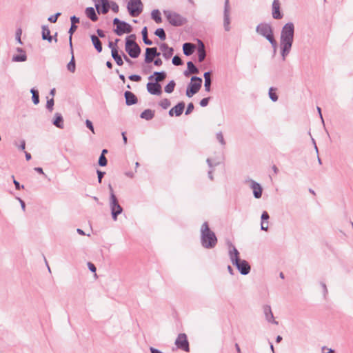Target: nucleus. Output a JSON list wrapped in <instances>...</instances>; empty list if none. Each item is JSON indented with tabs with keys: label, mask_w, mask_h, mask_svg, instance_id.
Masks as SVG:
<instances>
[{
	"label": "nucleus",
	"mask_w": 353,
	"mask_h": 353,
	"mask_svg": "<svg viewBox=\"0 0 353 353\" xmlns=\"http://www.w3.org/2000/svg\"><path fill=\"white\" fill-rule=\"evenodd\" d=\"M294 25L292 22L287 23L282 28L280 37L281 54L283 61L290 52L294 41Z\"/></svg>",
	"instance_id": "obj_1"
},
{
	"label": "nucleus",
	"mask_w": 353,
	"mask_h": 353,
	"mask_svg": "<svg viewBox=\"0 0 353 353\" xmlns=\"http://www.w3.org/2000/svg\"><path fill=\"white\" fill-rule=\"evenodd\" d=\"M228 254L232 263L236 267L241 274L247 275L249 274L250 265L245 260L239 259V252L234 245H230Z\"/></svg>",
	"instance_id": "obj_2"
},
{
	"label": "nucleus",
	"mask_w": 353,
	"mask_h": 353,
	"mask_svg": "<svg viewBox=\"0 0 353 353\" xmlns=\"http://www.w3.org/2000/svg\"><path fill=\"white\" fill-rule=\"evenodd\" d=\"M201 241L203 247L207 249L214 248L217 243L216 235L209 228L207 222L203 223L201 228Z\"/></svg>",
	"instance_id": "obj_3"
},
{
	"label": "nucleus",
	"mask_w": 353,
	"mask_h": 353,
	"mask_svg": "<svg viewBox=\"0 0 353 353\" xmlns=\"http://www.w3.org/2000/svg\"><path fill=\"white\" fill-rule=\"evenodd\" d=\"M256 31L260 35L265 37L267 40L272 44L274 50L277 48V43L274 38L273 32L270 25L268 23H260L256 26Z\"/></svg>",
	"instance_id": "obj_4"
},
{
	"label": "nucleus",
	"mask_w": 353,
	"mask_h": 353,
	"mask_svg": "<svg viewBox=\"0 0 353 353\" xmlns=\"http://www.w3.org/2000/svg\"><path fill=\"white\" fill-rule=\"evenodd\" d=\"M110 188V208L111 210L112 216L114 221L117 220V216L123 212V208L119 203L118 199L115 196L111 185H109Z\"/></svg>",
	"instance_id": "obj_5"
},
{
	"label": "nucleus",
	"mask_w": 353,
	"mask_h": 353,
	"mask_svg": "<svg viewBox=\"0 0 353 353\" xmlns=\"http://www.w3.org/2000/svg\"><path fill=\"white\" fill-rule=\"evenodd\" d=\"M135 36L131 34L126 38L125 41V51L128 53L129 56L132 58H137L141 53V48L138 44L134 41Z\"/></svg>",
	"instance_id": "obj_6"
},
{
	"label": "nucleus",
	"mask_w": 353,
	"mask_h": 353,
	"mask_svg": "<svg viewBox=\"0 0 353 353\" xmlns=\"http://www.w3.org/2000/svg\"><path fill=\"white\" fill-rule=\"evenodd\" d=\"M163 14L169 23L174 26H180L186 22L184 17L175 12L164 10Z\"/></svg>",
	"instance_id": "obj_7"
},
{
	"label": "nucleus",
	"mask_w": 353,
	"mask_h": 353,
	"mask_svg": "<svg viewBox=\"0 0 353 353\" xmlns=\"http://www.w3.org/2000/svg\"><path fill=\"white\" fill-rule=\"evenodd\" d=\"M202 84V79L197 77H192L191 78V83L189 84L187 90L186 95L188 97H192L194 94L197 93L201 89Z\"/></svg>",
	"instance_id": "obj_8"
},
{
	"label": "nucleus",
	"mask_w": 353,
	"mask_h": 353,
	"mask_svg": "<svg viewBox=\"0 0 353 353\" xmlns=\"http://www.w3.org/2000/svg\"><path fill=\"white\" fill-rule=\"evenodd\" d=\"M128 10L132 17H137L143 10L141 0H130L128 3Z\"/></svg>",
	"instance_id": "obj_9"
},
{
	"label": "nucleus",
	"mask_w": 353,
	"mask_h": 353,
	"mask_svg": "<svg viewBox=\"0 0 353 353\" xmlns=\"http://www.w3.org/2000/svg\"><path fill=\"white\" fill-rule=\"evenodd\" d=\"M245 183L248 184L250 188L252 190L253 195L256 199H260L262 196L263 188L261 185L256 182L255 181L248 179L245 181Z\"/></svg>",
	"instance_id": "obj_10"
},
{
	"label": "nucleus",
	"mask_w": 353,
	"mask_h": 353,
	"mask_svg": "<svg viewBox=\"0 0 353 353\" xmlns=\"http://www.w3.org/2000/svg\"><path fill=\"white\" fill-rule=\"evenodd\" d=\"M94 3L95 8L99 14L100 12L103 14H106L110 8V3L108 0H92Z\"/></svg>",
	"instance_id": "obj_11"
},
{
	"label": "nucleus",
	"mask_w": 353,
	"mask_h": 353,
	"mask_svg": "<svg viewBox=\"0 0 353 353\" xmlns=\"http://www.w3.org/2000/svg\"><path fill=\"white\" fill-rule=\"evenodd\" d=\"M176 347L185 352L189 351V343L185 334H179L175 341Z\"/></svg>",
	"instance_id": "obj_12"
},
{
	"label": "nucleus",
	"mask_w": 353,
	"mask_h": 353,
	"mask_svg": "<svg viewBox=\"0 0 353 353\" xmlns=\"http://www.w3.org/2000/svg\"><path fill=\"white\" fill-rule=\"evenodd\" d=\"M230 5L229 0H225L224 6V19L223 26L225 31L228 32L230 30Z\"/></svg>",
	"instance_id": "obj_13"
},
{
	"label": "nucleus",
	"mask_w": 353,
	"mask_h": 353,
	"mask_svg": "<svg viewBox=\"0 0 353 353\" xmlns=\"http://www.w3.org/2000/svg\"><path fill=\"white\" fill-rule=\"evenodd\" d=\"M131 31V26L125 21H122L114 30V32L119 36H121L124 33H130Z\"/></svg>",
	"instance_id": "obj_14"
},
{
	"label": "nucleus",
	"mask_w": 353,
	"mask_h": 353,
	"mask_svg": "<svg viewBox=\"0 0 353 353\" xmlns=\"http://www.w3.org/2000/svg\"><path fill=\"white\" fill-rule=\"evenodd\" d=\"M147 90L149 93L154 95H161L162 93L161 85L156 82H149L147 83Z\"/></svg>",
	"instance_id": "obj_15"
},
{
	"label": "nucleus",
	"mask_w": 353,
	"mask_h": 353,
	"mask_svg": "<svg viewBox=\"0 0 353 353\" xmlns=\"http://www.w3.org/2000/svg\"><path fill=\"white\" fill-rule=\"evenodd\" d=\"M159 55L160 53L157 52V48H148L145 50V61L147 63H151L155 57Z\"/></svg>",
	"instance_id": "obj_16"
},
{
	"label": "nucleus",
	"mask_w": 353,
	"mask_h": 353,
	"mask_svg": "<svg viewBox=\"0 0 353 353\" xmlns=\"http://www.w3.org/2000/svg\"><path fill=\"white\" fill-rule=\"evenodd\" d=\"M17 51L19 54L13 55L12 58V61L13 62H24L27 60V55L26 52L21 48H17Z\"/></svg>",
	"instance_id": "obj_17"
},
{
	"label": "nucleus",
	"mask_w": 353,
	"mask_h": 353,
	"mask_svg": "<svg viewBox=\"0 0 353 353\" xmlns=\"http://www.w3.org/2000/svg\"><path fill=\"white\" fill-rule=\"evenodd\" d=\"M272 17L274 19H281L283 15L280 12V2L279 0H274L272 2Z\"/></svg>",
	"instance_id": "obj_18"
},
{
	"label": "nucleus",
	"mask_w": 353,
	"mask_h": 353,
	"mask_svg": "<svg viewBox=\"0 0 353 353\" xmlns=\"http://www.w3.org/2000/svg\"><path fill=\"white\" fill-rule=\"evenodd\" d=\"M263 312L265 319L268 322L272 323L275 325H278V322L275 321L274 319V315L270 305H265L263 307Z\"/></svg>",
	"instance_id": "obj_19"
},
{
	"label": "nucleus",
	"mask_w": 353,
	"mask_h": 353,
	"mask_svg": "<svg viewBox=\"0 0 353 353\" xmlns=\"http://www.w3.org/2000/svg\"><path fill=\"white\" fill-rule=\"evenodd\" d=\"M160 50L162 51L163 56L167 59H170L174 52V49L169 47L166 43L161 44Z\"/></svg>",
	"instance_id": "obj_20"
},
{
	"label": "nucleus",
	"mask_w": 353,
	"mask_h": 353,
	"mask_svg": "<svg viewBox=\"0 0 353 353\" xmlns=\"http://www.w3.org/2000/svg\"><path fill=\"white\" fill-rule=\"evenodd\" d=\"M198 59L199 62H202L206 56L205 46L201 40H198Z\"/></svg>",
	"instance_id": "obj_21"
},
{
	"label": "nucleus",
	"mask_w": 353,
	"mask_h": 353,
	"mask_svg": "<svg viewBox=\"0 0 353 353\" xmlns=\"http://www.w3.org/2000/svg\"><path fill=\"white\" fill-rule=\"evenodd\" d=\"M125 98L126 104L128 105H131L135 104L137 102V99L136 96L132 92H131L130 91H126L125 92Z\"/></svg>",
	"instance_id": "obj_22"
},
{
	"label": "nucleus",
	"mask_w": 353,
	"mask_h": 353,
	"mask_svg": "<svg viewBox=\"0 0 353 353\" xmlns=\"http://www.w3.org/2000/svg\"><path fill=\"white\" fill-rule=\"evenodd\" d=\"M52 123L56 127H57L60 129L63 128V119L62 115L60 113H59V112L55 113L54 119Z\"/></svg>",
	"instance_id": "obj_23"
},
{
	"label": "nucleus",
	"mask_w": 353,
	"mask_h": 353,
	"mask_svg": "<svg viewBox=\"0 0 353 353\" xmlns=\"http://www.w3.org/2000/svg\"><path fill=\"white\" fill-rule=\"evenodd\" d=\"M195 46L191 43H185L183 46V53L186 56L191 55L194 50Z\"/></svg>",
	"instance_id": "obj_24"
},
{
	"label": "nucleus",
	"mask_w": 353,
	"mask_h": 353,
	"mask_svg": "<svg viewBox=\"0 0 353 353\" xmlns=\"http://www.w3.org/2000/svg\"><path fill=\"white\" fill-rule=\"evenodd\" d=\"M154 76H156V77H155L156 83H159V82H161L165 79L166 74L165 72H155L154 73V75L150 76L148 79L150 80H152V79H153Z\"/></svg>",
	"instance_id": "obj_25"
},
{
	"label": "nucleus",
	"mask_w": 353,
	"mask_h": 353,
	"mask_svg": "<svg viewBox=\"0 0 353 353\" xmlns=\"http://www.w3.org/2000/svg\"><path fill=\"white\" fill-rule=\"evenodd\" d=\"M204 79H205V83L204 87L205 90L207 92L210 91V86H211V73L210 72H205L203 74Z\"/></svg>",
	"instance_id": "obj_26"
},
{
	"label": "nucleus",
	"mask_w": 353,
	"mask_h": 353,
	"mask_svg": "<svg viewBox=\"0 0 353 353\" xmlns=\"http://www.w3.org/2000/svg\"><path fill=\"white\" fill-rule=\"evenodd\" d=\"M85 14L92 21H96L98 19V17L92 7H89L85 9Z\"/></svg>",
	"instance_id": "obj_27"
},
{
	"label": "nucleus",
	"mask_w": 353,
	"mask_h": 353,
	"mask_svg": "<svg viewBox=\"0 0 353 353\" xmlns=\"http://www.w3.org/2000/svg\"><path fill=\"white\" fill-rule=\"evenodd\" d=\"M91 40L92 44L94 45L95 49L97 52H101L102 51V45L101 41L99 39L98 37L95 35L91 36Z\"/></svg>",
	"instance_id": "obj_28"
},
{
	"label": "nucleus",
	"mask_w": 353,
	"mask_h": 353,
	"mask_svg": "<svg viewBox=\"0 0 353 353\" xmlns=\"http://www.w3.org/2000/svg\"><path fill=\"white\" fill-rule=\"evenodd\" d=\"M154 116V111L150 109L145 110L141 114V118L145 119L147 121L151 120Z\"/></svg>",
	"instance_id": "obj_29"
},
{
	"label": "nucleus",
	"mask_w": 353,
	"mask_h": 353,
	"mask_svg": "<svg viewBox=\"0 0 353 353\" xmlns=\"http://www.w3.org/2000/svg\"><path fill=\"white\" fill-rule=\"evenodd\" d=\"M42 38L44 40H48L49 42H51L53 39V37L50 36L49 28L46 26H42Z\"/></svg>",
	"instance_id": "obj_30"
},
{
	"label": "nucleus",
	"mask_w": 353,
	"mask_h": 353,
	"mask_svg": "<svg viewBox=\"0 0 353 353\" xmlns=\"http://www.w3.org/2000/svg\"><path fill=\"white\" fill-rule=\"evenodd\" d=\"M187 67H188V71H185L184 74L185 76H188L189 73H192V74H198L199 73L198 68L196 67H195V65H194V63L192 61H189L187 63Z\"/></svg>",
	"instance_id": "obj_31"
},
{
	"label": "nucleus",
	"mask_w": 353,
	"mask_h": 353,
	"mask_svg": "<svg viewBox=\"0 0 353 353\" xmlns=\"http://www.w3.org/2000/svg\"><path fill=\"white\" fill-rule=\"evenodd\" d=\"M185 108V103L183 102H180L177 105H176L173 110H174V114L176 117H179L183 113V111Z\"/></svg>",
	"instance_id": "obj_32"
},
{
	"label": "nucleus",
	"mask_w": 353,
	"mask_h": 353,
	"mask_svg": "<svg viewBox=\"0 0 353 353\" xmlns=\"http://www.w3.org/2000/svg\"><path fill=\"white\" fill-rule=\"evenodd\" d=\"M71 52H72V58H71L70 61L67 65V68L70 72L73 73L75 71L76 65H75V61H74V58L73 52H72V48H71Z\"/></svg>",
	"instance_id": "obj_33"
},
{
	"label": "nucleus",
	"mask_w": 353,
	"mask_h": 353,
	"mask_svg": "<svg viewBox=\"0 0 353 353\" xmlns=\"http://www.w3.org/2000/svg\"><path fill=\"white\" fill-rule=\"evenodd\" d=\"M152 18L157 23H159L162 21L160 12L158 10H152Z\"/></svg>",
	"instance_id": "obj_34"
},
{
	"label": "nucleus",
	"mask_w": 353,
	"mask_h": 353,
	"mask_svg": "<svg viewBox=\"0 0 353 353\" xmlns=\"http://www.w3.org/2000/svg\"><path fill=\"white\" fill-rule=\"evenodd\" d=\"M143 41L146 45H152V42L151 40L148 39V31L147 28L144 27L142 30Z\"/></svg>",
	"instance_id": "obj_35"
},
{
	"label": "nucleus",
	"mask_w": 353,
	"mask_h": 353,
	"mask_svg": "<svg viewBox=\"0 0 353 353\" xmlns=\"http://www.w3.org/2000/svg\"><path fill=\"white\" fill-rule=\"evenodd\" d=\"M175 82L174 81H170L165 87L164 90L165 92L167 93H172L174 91V87H175Z\"/></svg>",
	"instance_id": "obj_36"
},
{
	"label": "nucleus",
	"mask_w": 353,
	"mask_h": 353,
	"mask_svg": "<svg viewBox=\"0 0 353 353\" xmlns=\"http://www.w3.org/2000/svg\"><path fill=\"white\" fill-rule=\"evenodd\" d=\"M30 92L32 94V101L34 104L37 105L39 102V92L37 90H34V88L31 89Z\"/></svg>",
	"instance_id": "obj_37"
},
{
	"label": "nucleus",
	"mask_w": 353,
	"mask_h": 353,
	"mask_svg": "<svg viewBox=\"0 0 353 353\" xmlns=\"http://www.w3.org/2000/svg\"><path fill=\"white\" fill-rule=\"evenodd\" d=\"M154 34L159 37L161 40H165L166 35L163 28H158L156 30Z\"/></svg>",
	"instance_id": "obj_38"
},
{
	"label": "nucleus",
	"mask_w": 353,
	"mask_h": 353,
	"mask_svg": "<svg viewBox=\"0 0 353 353\" xmlns=\"http://www.w3.org/2000/svg\"><path fill=\"white\" fill-rule=\"evenodd\" d=\"M269 97L270 99L275 102L278 100V96L275 92V89L273 88H270L269 90Z\"/></svg>",
	"instance_id": "obj_39"
},
{
	"label": "nucleus",
	"mask_w": 353,
	"mask_h": 353,
	"mask_svg": "<svg viewBox=\"0 0 353 353\" xmlns=\"http://www.w3.org/2000/svg\"><path fill=\"white\" fill-rule=\"evenodd\" d=\"M77 28V26L76 25H72L71 24V27H70V30L68 31V32L70 34L69 44H70V46L71 48H72V35L76 31Z\"/></svg>",
	"instance_id": "obj_40"
},
{
	"label": "nucleus",
	"mask_w": 353,
	"mask_h": 353,
	"mask_svg": "<svg viewBox=\"0 0 353 353\" xmlns=\"http://www.w3.org/2000/svg\"><path fill=\"white\" fill-rule=\"evenodd\" d=\"M216 139L219 141V142L222 145H225V141L224 140L223 135L221 132H217L216 134Z\"/></svg>",
	"instance_id": "obj_41"
},
{
	"label": "nucleus",
	"mask_w": 353,
	"mask_h": 353,
	"mask_svg": "<svg viewBox=\"0 0 353 353\" xmlns=\"http://www.w3.org/2000/svg\"><path fill=\"white\" fill-rule=\"evenodd\" d=\"M160 105L163 109H167L170 105V101L168 99H164L161 101Z\"/></svg>",
	"instance_id": "obj_42"
},
{
	"label": "nucleus",
	"mask_w": 353,
	"mask_h": 353,
	"mask_svg": "<svg viewBox=\"0 0 353 353\" xmlns=\"http://www.w3.org/2000/svg\"><path fill=\"white\" fill-rule=\"evenodd\" d=\"M172 63L174 65H182L183 62L179 57L174 56L172 59Z\"/></svg>",
	"instance_id": "obj_43"
},
{
	"label": "nucleus",
	"mask_w": 353,
	"mask_h": 353,
	"mask_svg": "<svg viewBox=\"0 0 353 353\" xmlns=\"http://www.w3.org/2000/svg\"><path fill=\"white\" fill-rule=\"evenodd\" d=\"M99 164L100 166H105L107 165V159L103 155H101L99 159Z\"/></svg>",
	"instance_id": "obj_44"
},
{
	"label": "nucleus",
	"mask_w": 353,
	"mask_h": 353,
	"mask_svg": "<svg viewBox=\"0 0 353 353\" xmlns=\"http://www.w3.org/2000/svg\"><path fill=\"white\" fill-rule=\"evenodd\" d=\"M53 105H54V99L52 98L51 99H49L47 101L46 103V108L48 109L50 112L53 110Z\"/></svg>",
	"instance_id": "obj_45"
},
{
	"label": "nucleus",
	"mask_w": 353,
	"mask_h": 353,
	"mask_svg": "<svg viewBox=\"0 0 353 353\" xmlns=\"http://www.w3.org/2000/svg\"><path fill=\"white\" fill-rule=\"evenodd\" d=\"M61 15L60 12L56 13L54 15H52L48 18V21L52 23H56L58 17Z\"/></svg>",
	"instance_id": "obj_46"
},
{
	"label": "nucleus",
	"mask_w": 353,
	"mask_h": 353,
	"mask_svg": "<svg viewBox=\"0 0 353 353\" xmlns=\"http://www.w3.org/2000/svg\"><path fill=\"white\" fill-rule=\"evenodd\" d=\"M110 9H112V10L117 13L119 12V6L115 3V2H110Z\"/></svg>",
	"instance_id": "obj_47"
},
{
	"label": "nucleus",
	"mask_w": 353,
	"mask_h": 353,
	"mask_svg": "<svg viewBox=\"0 0 353 353\" xmlns=\"http://www.w3.org/2000/svg\"><path fill=\"white\" fill-rule=\"evenodd\" d=\"M269 222L267 221H262L261 223V229L267 231L268 230Z\"/></svg>",
	"instance_id": "obj_48"
},
{
	"label": "nucleus",
	"mask_w": 353,
	"mask_h": 353,
	"mask_svg": "<svg viewBox=\"0 0 353 353\" xmlns=\"http://www.w3.org/2000/svg\"><path fill=\"white\" fill-rule=\"evenodd\" d=\"M129 79L131 80V81H140L141 79V77L139 76V75H137V74H132L129 77Z\"/></svg>",
	"instance_id": "obj_49"
},
{
	"label": "nucleus",
	"mask_w": 353,
	"mask_h": 353,
	"mask_svg": "<svg viewBox=\"0 0 353 353\" xmlns=\"http://www.w3.org/2000/svg\"><path fill=\"white\" fill-rule=\"evenodd\" d=\"M194 110V105L192 103H190L188 105V107H187V109H186V111H185V114L188 115L189 114H190L192 110Z\"/></svg>",
	"instance_id": "obj_50"
},
{
	"label": "nucleus",
	"mask_w": 353,
	"mask_h": 353,
	"mask_svg": "<svg viewBox=\"0 0 353 353\" xmlns=\"http://www.w3.org/2000/svg\"><path fill=\"white\" fill-rule=\"evenodd\" d=\"M209 100H210V98L209 97H207V98H203L202 100H201L200 101V105L202 106V107H205L208 105V102H209Z\"/></svg>",
	"instance_id": "obj_51"
},
{
	"label": "nucleus",
	"mask_w": 353,
	"mask_h": 353,
	"mask_svg": "<svg viewBox=\"0 0 353 353\" xmlns=\"http://www.w3.org/2000/svg\"><path fill=\"white\" fill-rule=\"evenodd\" d=\"M85 124H86L87 128H89L92 132V133H94L92 123L90 120L87 119L85 121Z\"/></svg>",
	"instance_id": "obj_52"
},
{
	"label": "nucleus",
	"mask_w": 353,
	"mask_h": 353,
	"mask_svg": "<svg viewBox=\"0 0 353 353\" xmlns=\"http://www.w3.org/2000/svg\"><path fill=\"white\" fill-rule=\"evenodd\" d=\"M111 54H112V58L114 59L117 57H119V54L118 53V50L117 48H112V50H111Z\"/></svg>",
	"instance_id": "obj_53"
},
{
	"label": "nucleus",
	"mask_w": 353,
	"mask_h": 353,
	"mask_svg": "<svg viewBox=\"0 0 353 353\" xmlns=\"http://www.w3.org/2000/svg\"><path fill=\"white\" fill-rule=\"evenodd\" d=\"M15 145L19 148V149L21 150H24L26 148V141L24 140L21 141V143L19 145L17 144V142H15Z\"/></svg>",
	"instance_id": "obj_54"
},
{
	"label": "nucleus",
	"mask_w": 353,
	"mask_h": 353,
	"mask_svg": "<svg viewBox=\"0 0 353 353\" xmlns=\"http://www.w3.org/2000/svg\"><path fill=\"white\" fill-rule=\"evenodd\" d=\"M269 214L266 211H264L261 214V219L262 221H267L269 219Z\"/></svg>",
	"instance_id": "obj_55"
},
{
	"label": "nucleus",
	"mask_w": 353,
	"mask_h": 353,
	"mask_svg": "<svg viewBox=\"0 0 353 353\" xmlns=\"http://www.w3.org/2000/svg\"><path fill=\"white\" fill-rule=\"evenodd\" d=\"M21 30H18L17 31V33H16V39H17V41L20 44H22V42H21Z\"/></svg>",
	"instance_id": "obj_56"
},
{
	"label": "nucleus",
	"mask_w": 353,
	"mask_h": 353,
	"mask_svg": "<svg viewBox=\"0 0 353 353\" xmlns=\"http://www.w3.org/2000/svg\"><path fill=\"white\" fill-rule=\"evenodd\" d=\"M114 61H116V63H117V65H122L123 64V59L121 58V57L119 55V57H117L115 59H114Z\"/></svg>",
	"instance_id": "obj_57"
},
{
	"label": "nucleus",
	"mask_w": 353,
	"mask_h": 353,
	"mask_svg": "<svg viewBox=\"0 0 353 353\" xmlns=\"http://www.w3.org/2000/svg\"><path fill=\"white\" fill-rule=\"evenodd\" d=\"M71 24L75 25V23L79 22V19L76 16H72L70 17Z\"/></svg>",
	"instance_id": "obj_58"
},
{
	"label": "nucleus",
	"mask_w": 353,
	"mask_h": 353,
	"mask_svg": "<svg viewBox=\"0 0 353 353\" xmlns=\"http://www.w3.org/2000/svg\"><path fill=\"white\" fill-rule=\"evenodd\" d=\"M88 266L89 270H90L91 272H96L97 268H96L95 265H94L93 263H92L89 262V263H88Z\"/></svg>",
	"instance_id": "obj_59"
},
{
	"label": "nucleus",
	"mask_w": 353,
	"mask_h": 353,
	"mask_svg": "<svg viewBox=\"0 0 353 353\" xmlns=\"http://www.w3.org/2000/svg\"><path fill=\"white\" fill-rule=\"evenodd\" d=\"M104 174H105L104 172H101V171L97 170L98 181H99V183L101 182V179H102V178H103Z\"/></svg>",
	"instance_id": "obj_60"
},
{
	"label": "nucleus",
	"mask_w": 353,
	"mask_h": 353,
	"mask_svg": "<svg viewBox=\"0 0 353 353\" xmlns=\"http://www.w3.org/2000/svg\"><path fill=\"white\" fill-rule=\"evenodd\" d=\"M13 183H14V185H15L16 189H17V190H19L21 188H24V186H23V185H21H21H20V184H19V183L17 181H16L15 179H14Z\"/></svg>",
	"instance_id": "obj_61"
},
{
	"label": "nucleus",
	"mask_w": 353,
	"mask_h": 353,
	"mask_svg": "<svg viewBox=\"0 0 353 353\" xmlns=\"http://www.w3.org/2000/svg\"><path fill=\"white\" fill-rule=\"evenodd\" d=\"M163 63L162 60L161 59H157L154 61V64L157 66L161 65Z\"/></svg>",
	"instance_id": "obj_62"
},
{
	"label": "nucleus",
	"mask_w": 353,
	"mask_h": 353,
	"mask_svg": "<svg viewBox=\"0 0 353 353\" xmlns=\"http://www.w3.org/2000/svg\"><path fill=\"white\" fill-rule=\"evenodd\" d=\"M327 350V353H334V351L331 349V348H327L326 347H322V352H324V350Z\"/></svg>",
	"instance_id": "obj_63"
},
{
	"label": "nucleus",
	"mask_w": 353,
	"mask_h": 353,
	"mask_svg": "<svg viewBox=\"0 0 353 353\" xmlns=\"http://www.w3.org/2000/svg\"><path fill=\"white\" fill-rule=\"evenodd\" d=\"M151 353H162L160 350L155 349L154 347H150Z\"/></svg>",
	"instance_id": "obj_64"
}]
</instances>
